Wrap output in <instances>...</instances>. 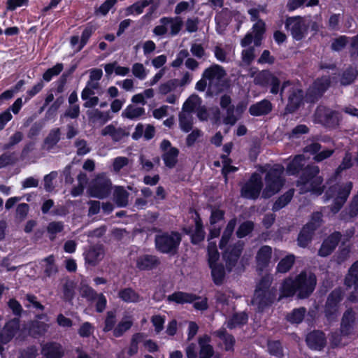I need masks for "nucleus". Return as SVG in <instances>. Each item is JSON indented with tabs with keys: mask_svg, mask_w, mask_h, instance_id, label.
Returning a JSON list of instances; mask_svg holds the SVG:
<instances>
[{
	"mask_svg": "<svg viewBox=\"0 0 358 358\" xmlns=\"http://www.w3.org/2000/svg\"><path fill=\"white\" fill-rule=\"evenodd\" d=\"M316 284L317 278L313 273L308 274L302 271L294 278L288 277L283 280L278 300L293 297L296 294L299 299H308L314 292Z\"/></svg>",
	"mask_w": 358,
	"mask_h": 358,
	"instance_id": "nucleus-1",
	"label": "nucleus"
},
{
	"mask_svg": "<svg viewBox=\"0 0 358 358\" xmlns=\"http://www.w3.org/2000/svg\"><path fill=\"white\" fill-rule=\"evenodd\" d=\"M262 173H266L264 177L265 187L262 192V197L268 199L278 193L285 183L284 177L285 168L280 164L272 166L266 165L261 169Z\"/></svg>",
	"mask_w": 358,
	"mask_h": 358,
	"instance_id": "nucleus-2",
	"label": "nucleus"
},
{
	"mask_svg": "<svg viewBox=\"0 0 358 358\" xmlns=\"http://www.w3.org/2000/svg\"><path fill=\"white\" fill-rule=\"evenodd\" d=\"M352 187L353 183L351 181L341 185L335 184L328 187L324 193V197L327 201L334 199L333 203L329 206L331 213L337 214L342 209L350 194Z\"/></svg>",
	"mask_w": 358,
	"mask_h": 358,
	"instance_id": "nucleus-3",
	"label": "nucleus"
},
{
	"mask_svg": "<svg viewBox=\"0 0 358 358\" xmlns=\"http://www.w3.org/2000/svg\"><path fill=\"white\" fill-rule=\"evenodd\" d=\"M181 240L178 231H162L155 236V249L160 253L174 256L178 252Z\"/></svg>",
	"mask_w": 358,
	"mask_h": 358,
	"instance_id": "nucleus-4",
	"label": "nucleus"
},
{
	"mask_svg": "<svg viewBox=\"0 0 358 358\" xmlns=\"http://www.w3.org/2000/svg\"><path fill=\"white\" fill-rule=\"evenodd\" d=\"M320 168L314 164H308L301 173L298 183L301 185H309V191L317 196L324 191L323 178L319 176Z\"/></svg>",
	"mask_w": 358,
	"mask_h": 358,
	"instance_id": "nucleus-5",
	"label": "nucleus"
},
{
	"mask_svg": "<svg viewBox=\"0 0 358 358\" xmlns=\"http://www.w3.org/2000/svg\"><path fill=\"white\" fill-rule=\"evenodd\" d=\"M201 297L193 293L182 291H176L167 296L169 302H174L177 304L192 303L193 307L198 310H206L208 308V299L204 297L201 301H196Z\"/></svg>",
	"mask_w": 358,
	"mask_h": 358,
	"instance_id": "nucleus-6",
	"label": "nucleus"
},
{
	"mask_svg": "<svg viewBox=\"0 0 358 358\" xmlns=\"http://www.w3.org/2000/svg\"><path fill=\"white\" fill-rule=\"evenodd\" d=\"M315 122L325 128L336 129L340 122L339 113L324 106H318L314 113Z\"/></svg>",
	"mask_w": 358,
	"mask_h": 358,
	"instance_id": "nucleus-7",
	"label": "nucleus"
},
{
	"mask_svg": "<svg viewBox=\"0 0 358 358\" xmlns=\"http://www.w3.org/2000/svg\"><path fill=\"white\" fill-rule=\"evenodd\" d=\"M344 294L343 289L338 287L333 289L327 296L324 306V313L329 321L334 320L336 318Z\"/></svg>",
	"mask_w": 358,
	"mask_h": 358,
	"instance_id": "nucleus-8",
	"label": "nucleus"
},
{
	"mask_svg": "<svg viewBox=\"0 0 358 358\" xmlns=\"http://www.w3.org/2000/svg\"><path fill=\"white\" fill-rule=\"evenodd\" d=\"M263 186L262 176L258 173L254 172L241 187V195L244 199L256 200L259 198Z\"/></svg>",
	"mask_w": 358,
	"mask_h": 358,
	"instance_id": "nucleus-9",
	"label": "nucleus"
},
{
	"mask_svg": "<svg viewBox=\"0 0 358 358\" xmlns=\"http://www.w3.org/2000/svg\"><path fill=\"white\" fill-rule=\"evenodd\" d=\"M244 248V243L238 241L234 244L227 245L222 250V257L225 262L227 271L230 273L236 266Z\"/></svg>",
	"mask_w": 358,
	"mask_h": 358,
	"instance_id": "nucleus-10",
	"label": "nucleus"
},
{
	"mask_svg": "<svg viewBox=\"0 0 358 358\" xmlns=\"http://www.w3.org/2000/svg\"><path fill=\"white\" fill-rule=\"evenodd\" d=\"M256 85H258L262 87H270V92L273 94H278L279 92L280 95L282 94V92L285 87L286 83L285 82L280 88V80L271 71H261L255 78Z\"/></svg>",
	"mask_w": 358,
	"mask_h": 358,
	"instance_id": "nucleus-11",
	"label": "nucleus"
},
{
	"mask_svg": "<svg viewBox=\"0 0 358 358\" xmlns=\"http://www.w3.org/2000/svg\"><path fill=\"white\" fill-rule=\"evenodd\" d=\"M285 28L296 41L305 38L308 29L303 17L300 15L287 17L285 22Z\"/></svg>",
	"mask_w": 358,
	"mask_h": 358,
	"instance_id": "nucleus-12",
	"label": "nucleus"
},
{
	"mask_svg": "<svg viewBox=\"0 0 358 358\" xmlns=\"http://www.w3.org/2000/svg\"><path fill=\"white\" fill-rule=\"evenodd\" d=\"M330 85L329 76H324L315 79L306 93V101L308 103L317 102L327 92Z\"/></svg>",
	"mask_w": 358,
	"mask_h": 358,
	"instance_id": "nucleus-13",
	"label": "nucleus"
},
{
	"mask_svg": "<svg viewBox=\"0 0 358 358\" xmlns=\"http://www.w3.org/2000/svg\"><path fill=\"white\" fill-rule=\"evenodd\" d=\"M112 183L109 178L97 176L89 187L90 196L100 199L108 197L111 192Z\"/></svg>",
	"mask_w": 358,
	"mask_h": 358,
	"instance_id": "nucleus-14",
	"label": "nucleus"
},
{
	"mask_svg": "<svg viewBox=\"0 0 358 358\" xmlns=\"http://www.w3.org/2000/svg\"><path fill=\"white\" fill-rule=\"evenodd\" d=\"M305 98L306 94L302 89L291 87L288 91L285 113L292 114L297 111L303 105Z\"/></svg>",
	"mask_w": 358,
	"mask_h": 358,
	"instance_id": "nucleus-15",
	"label": "nucleus"
},
{
	"mask_svg": "<svg viewBox=\"0 0 358 358\" xmlns=\"http://www.w3.org/2000/svg\"><path fill=\"white\" fill-rule=\"evenodd\" d=\"M342 234L335 231L326 237L317 252V255L321 257H327L331 255L336 250L342 238Z\"/></svg>",
	"mask_w": 358,
	"mask_h": 358,
	"instance_id": "nucleus-16",
	"label": "nucleus"
},
{
	"mask_svg": "<svg viewBox=\"0 0 358 358\" xmlns=\"http://www.w3.org/2000/svg\"><path fill=\"white\" fill-rule=\"evenodd\" d=\"M276 294L275 288H271V291L255 292L252 301L257 305L258 311L263 312L271 306L276 300Z\"/></svg>",
	"mask_w": 358,
	"mask_h": 358,
	"instance_id": "nucleus-17",
	"label": "nucleus"
},
{
	"mask_svg": "<svg viewBox=\"0 0 358 358\" xmlns=\"http://www.w3.org/2000/svg\"><path fill=\"white\" fill-rule=\"evenodd\" d=\"M136 268L140 271H150L157 268L161 264L159 258L153 255L143 254L134 259Z\"/></svg>",
	"mask_w": 358,
	"mask_h": 358,
	"instance_id": "nucleus-18",
	"label": "nucleus"
},
{
	"mask_svg": "<svg viewBox=\"0 0 358 358\" xmlns=\"http://www.w3.org/2000/svg\"><path fill=\"white\" fill-rule=\"evenodd\" d=\"M306 343L311 350H322L327 344L325 334L322 331L313 330L307 334Z\"/></svg>",
	"mask_w": 358,
	"mask_h": 358,
	"instance_id": "nucleus-19",
	"label": "nucleus"
},
{
	"mask_svg": "<svg viewBox=\"0 0 358 358\" xmlns=\"http://www.w3.org/2000/svg\"><path fill=\"white\" fill-rule=\"evenodd\" d=\"M20 329V320L14 318L8 321L0 332V343L7 344L14 338Z\"/></svg>",
	"mask_w": 358,
	"mask_h": 358,
	"instance_id": "nucleus-20",
	"label": "nucleus"
},
{
	"mask_svg": "<svg viewBox=\"0 0 358 358\" xmlns=\"http://www.w3.org/2000/svg\"><path fill=\"white\" fill-rule=\"evenodd\" d=\"M271 257L272 248L266 245L261 246L255 257L257 270L264 271L269 266Z\"/></svg>",
	"mask_w": 358,
	"mask_h": 358,
	"instance_id": "nucleus-21",
	"label": "nucleus"
},
{
	"mask_svg": "<svg viewBox=\"0 0 358 358\" xmlns=\"http://www.w3.org/2000/svg\"><path fill=\"white\" fill-rule=\"evenodd\" d=\"M41 354L45 358H62L64 350L60 343L51 341L42 346Z\"/></svg>",
	"mask_w": 358,
	"mask_h": 358,
	"instance_id": "nucleus-22",
	"label": "nucleus"
},
{
	"mask_svg": "<svg viewBox=\"0 0 358 358\" xmlns=\"http://www.w3.org/2000/svg\"><path fill=\"white\" fill-rule=\"evenodd\" d=\"M273 110L271 102L264 99L255 103L252 104L249 108V113L252 116L259 117L268 115Z\"/></svg>",
	"mask_w": 358,
	"mask_h": 358,
	"instance_id": "nucleus-23",
	"label": "nucleus"
},
{
	"mask_svg": "<svg viewBox=\"0 0 358 358\" xmlns=\"http://www.w3.org/2000/svg\"><path fill=\"white\" fill-rule=\"evenodd\" d=\"M315 231V227L311 223L304 224L298 234L297 243L301 248H306L311 242Z\"/></svg>",
	"mask_w": 358,
	"mask_h": 358,
	"instance_id": "nucleus-24",
	"label": "nucleus"
},
{
	"mask_svg": "<svg viewBox=\"0 0 358 358\" xmlns=\"http://www.w3.org/2000/svg\"><path fill=\"white\" fill-rule=\"evenodd\" d=\"M210 336L207 334L199 338V358H212L213 357L215 350L213 345L210 344Z\"/></svg>",
	"mask_w": 358,
	"mask_h": 358,
	"instance_id": "nucleus-25",
	"label": "nucleus"
},
{
	"mask_svg": "<svg viewBox=\"0 0 358 358\" xmlns=\"http://www.w3.org/2000/svg\"><path fill=\"white\" fill-rule=\"evenodd\" d=\"M194 213L195 229L194 233L191 236L190 241L191 243L193 245H199L205 239L206 232L204 231L203 222L199 213L196 210L194 211Z\"/></svg>",
	"mask_w": 358,
	"mask_h": 358,
	"instance_id": "nucleus-26",
	"label": "nucleus"
},
{
	"mask_svg": "<svg viewBox=\"0 0 358 358\" xmlns=\"http://www.w3.org/2000/svg\"><path fill=\"white\" fill-rule=\"evenodd\" d=\"M213 335L222 341L225 351H234V346L236 344L235 337L232 334L228 333L225 328L221 327L220 329L215 331L213 332Z\"/></svg>",
	"mask_w": 358,
	"mask_h": 358,
	"instance_id": "nucleus-27",
	"label": "nucleus"
},
{
	"mask_svg": "<svg viewBox=\"0 0 358 358\" xmlns=\"http://www.w3.org/2000/svg\"><path fill=\"white\" fill-rule=\"evenodd\" d=\"M103 257V248L102 245H94L91 247L85 255V260L90 266H96Z\"/></svg>",
	"mask_w": 358,
	"mask_h": 358,
	"instance_id": "nucleus-28",
	"label": "nucleus"
},
{
	"mask_svg": "<svg viewBox=\"0 0 358 358\" xmlns=\"http://www.w3.org/2000/svg\"><path fill=\"white\" fill-rule=\"evenodd\" d=\"M305 157L303 155H296L287 164L286 171L289 176H298L305 168Z\"/></svg>",
	"mask_w": 358,
	"mask_h": 358,
	"instance_id": "nucleus-29",
	"label": "nucleus"
},
{
	"mask_svg": "<svg viewBox=\"0 0 358 358\" xmlns=\"http://www.w3.org/2000/svg\"><path fill=\"white\" fill-rule=\"evenodd\" d=\"M208 266L211 271V277L214 284L217 286L222 285L226 275V268L222 263L210 264Z\"/></svg>",
	"mask_w": 358,
	"mask_h": 358,
	"instance_id": "nucleus-30",
	"label": "nucleus"
},
{
	"mask_svg": "<svg viewBox=\"0 0 358 358\" xmlns=\"http://www.w3.org/2000/svg\"><path fill=\"white\" fill-rule=\"evenodd\" d=\"M355 320V314L352 310H347L343 313L341 322V333L343 336H348L351 334Z\"/></svg>",
	"mask_w": 358,
	"mask_h": 358,
	"instance_id": "nucleus-31",
	"label": "nucleus"
},
{
	"mask_svg": "<svg viewBox=\"0 0 358 358\" xmlns=\"http://www.w3.org/2000/svg\"><path fill=\"white\" fill-rule=\"evenodd\" d=\"M248 315L245 312L234 313L227 322V327L234 329L242 327L248 323Z\"/></svg>",
	"mask_w": 358,
	"mask_h": 358,
	"instance_id": "nucleus-32",
	"label": "nucleus"
},
{
	"mask_svg": "<svg viewBox=\"0 0 358 358\" xmlns=\"http://www.w3.org/2000/svg\"><path fill=\"white\" fill-rule=\"evenodd\" d=\"M159 22L163 24L171 25L170 35L171 36L178 35L183 26V21L180 17H163Z\"/></svg>",
	"mask_w": 358,
	"mask_h": 358,
	"instance_id": "nucleus-33",
	"label": "nucleus"
},
{
	"mask_svg": "<svg viewBox=\"0 0 358 358\" xmlns=\"http://www.w3.org/2000/svg\"><path fill=\"white\" fill-rule=\"evenodd\" d=\"M236 222L237 220L236 217L231 219L228 222L219 243V248L221 250H223L227 245L236 227Z\"/></svg>",
	"mask_w": 358,
	"mask_h": 358,
	"instance_id": "nucleus-34",
	"label": "nucleus"
},
{
	"mask_svg": "<svg viewBox=\"0 0 358 358\" xmlns=\"http://www.w3.org/2000/svg\"><path fill=\"white\" fill-rule=\"evenodd\" d=\"M358 76V70L350 65L340 76V83L341 85L348 86L352 84Z\"/></svg>",
	"mask_w": 358,
	"mask_h": 358,
	"instance_id": "nucleus-35",
	"label": "nucleus"
},
{
	"mask_svg": "<svg viewBox=\"0 0 358 358\" xmlns=\"http://www.w3.org/2000/svg\"><path fill=\"white\" fill-rule=\"evenodd\" d=\"M345 285L348 287L352 286L358 289V260L355 261L349 268L348 273L345 278Z\"/></svg>",
	"mask_w": 358,
	"mask_h": 358,
	"instance_id": "nucleus-36",
	"label": "nucleus"
},
{
	"mask_svg": "<svg viewBox=\"0 0 358 358\" xmlns=\"http://www.w3.org/2000/svg\"><path fill=\"white\" fill-rule=\"evenodd\" d=\"M146 335L142 332L135 333L131 336L129 345L127 350L129 357L136 355L138 352V345L143 342Z\"/></svg>",
	"mask_w": 358,
	"mask_h": 358,
	"instance_id": "nucleus-37",
	"label": "nucleus"
},
{
	"mask_svg": "<svg viewBox=\"0 0 358 358\" xmlns=\"http://www.w3.org/2000/svg\"><path fill=\"white\" fill-rule=\"evenodd\" d=\"M225 75V71L220 65L214 64L204 70L202 74L203 78L212 81L215 78L220 79Z\"/></svg>",
	"mask_w": 358,
	"mask_h": 358,
	"instance_id": "nucleus-38",
	"label": "nucleus"
},
{
	"mask_svg": "<svg viewBox=\"0 0 358 358\" xmlns=\"http://www.w3.org/2000/svg\"><path fill=\"white\" fill-rule=\"evenodd\" d=\"M354 166L353 156L350 151L345 152L341 164L335 169L334 177L338 178L341 176L343 171L350 169Z\"/></svg>",
	"mask_w": 358,
	"mask_h": 358,
	"instance_id": "nucleus-39",
	"label": "nucleus"
},
{
	"mask_svg": "<svg viewBox=\"0 0 358 358\" xmlns=\"http://www.w3.org/2000/svg\"><path fill=\"white\" fill-rule=\"evenodd\" d=\"M118 297L125 303H138L140 301V295L131 287L121 289L118 292Z\"/></svg>",
	"mask_w": 358,
	"mask_h": 358,
	"instance_id": "nucleus-40",
	"label": "nucleus"
},
{
	"mask_svg": "<svg viewBox=\"0 0 358 358\" xmlns=\"http://www.w3.org/2000/svg\"><path fill=\"white\" fill-rule=\"evenodd\" d=\"M179 150L177 148H171L168 151L162 155V158L165 166L169 169H173L178 163Z\"/></svg>",
	"mask_w": 358,
	"mask_h": 358,
	"instance_id": "nucleus-41",
	"label": "nucleus"
},
{
	"mask_svg": "<svg viewBox=\"0 0 358 358\" xmlns=\"http://www.w3.org/2000/svg\"><path fill=\"white\" fill-rule=\"evenodd\" d=\"M129 192L123 187H117L113 194L114 201L119 208L126 207L128 204Z\"/></svg>",
	"mask_w": 358,
	"mask_h": 358,
	"instance_id": "nucleus-42",
	"label": "nucleus"
},
{
	"mask_svg": "<svg viewBox=\"0 0 358 358\" xmlns=\"http://www.w3.org/2000/svg\"><path fill=\"white\" fill-rule=\"evenodd\" d=\"M145 110L143 107H135L134 105L129 104L123 110L122 116L129 120H136L140 117L145 115Z\"/></svg>",
	"mask_w": 358,
	"mask_h": 358,
	"instance_id": "nucleus-43",
	"label": "nucleus"
},
{
	"mask_svg": "<svg viewBox=\"0 0 358 358\" xmlns=\"http://www.w3.org/2000/svg\"><path fill=\"white\" fill-rule=\"evenodd\" d=\"M96 30V27L94 25H93L91 22L87 24V26L82 32L80 43L78 44L76 50L75 51L76 52H78L83 50V48L87 45V43L89 41V39Z\"/></svg>",
	"mask_w": 358,
	"mask_h": 358,
	"instance_id": "nucleus-44",
	"label": "nucleus"
},
{
	"mask_svg": "<svg viewBox=\"0 0 358 358\" xmlns=\"http://www.w3.org/2000/svg\"><path fill=\"white\" fill-rule=\"evenodd\" d=\"M294 196V189H290L285 193L280 195L274 202L272 210L278 211L285 207L292 199Z\"/></svg>",
	"mask_w": 358,
	"mask_h": 358,
	"instance_id": "nucleus-45",
	"label": "nucleus"
},
{
	"mask_svg": "<svg viewBox=\"0 0 358 358\" xmlns=\"http://www.w3.org/2000/svg\"><path fill=\"white\" fill-rule=\"evenodd\" d=\"M252 29L254 36V43L255 46H259L262 43L264 34L266 31L265 23L259 20L253 24Z\"/></svg>",
	"mask_w": 358,
	"mask_h": 358,
	"instance_id": "nucleus-46",
	"label": "nucleus"
},
{
	"mask_svg": "<svg viewBox=\"0 0 358 358\" xmlns=\"http://www.w3.org/2000/svg\"><path fill=\"white\" fill-rule=\"evenodd\" d=\"M152 3V0H141L134 3L126 8V15H140L143 12L145 8Z\"/></svg>",
	"mask_w": 358,
	"mask_h": 358,
	"instance_id": "nucleus-47",
	"label": "nucleus"
},
{
	"mask_svg": "<svg viewBox=\"0 0 358 358\" xmlns=\"http://www.w3.org/2000/svg\"><path fill=\"white\" fill-rule=\"evenodd\" d=\"M133 320L130 319L123 318L118 322L113 331V335L115 338L122 337L125 332L129 330L133 326Z\"/></svg>",
	"mask_w": 358,
	"mask_h": 358,
	"instance_id": "nucleus-48",
	"label": "nucleus"
},
{
	"mask_svg": "<svg viewBox=\"0 0 358 358\" xmlns=\"http://www.w3.org/2000/svg\"><path fill=\"white\" fill-rule=\"evenodd\" d=\"M295 261V256L294 255H288L281 259L278 262L276 271L280 273H285L288 272L293 266Z\"/></svg>",
	"mask_w": 358,
	"mask_h": 358,
	"instance_id": "nucleus-49",
	"label": "nucleus"
},
{
	"mask_svg": "<svg viewBox=\"0 0 358 358\" xmlns=\"http://www.w3.org/2000/svg\"><path fill=\"white\" fill-rule=\"evenodd\" d=\"M306 309L304 307L294 308L292 312L286 316L287 320L291 324H300L303 322Z\"/></svg>",
	"mask_w": 358,
	"mask_h": 358,
	"instance_id": "nucleus-50",
	"label": "nucleus"
},
{
	"mask_svg": "<svg viewBox=\"0 0 358 358\" xmlns=\"http://www.w3.org/2000/svg\"><path fill=\"white\" fill-rule=\"evenodd\" d=\"M60 129L55 128L50 131L48 136L44 139V143L48 150L52 149L60 141Z\"/></svg>",
	"mask_w": 358,
	"mask_h": 358,
	"instance_id": "nucleus-51",
	"label": "nucleus"
},
{
	"mask_svg": "<svg viewBox=\"0 0 358 358\" xmlns=\"http://www.w3.org/2000/svg\"><path fill=\"white\" fill-rule=\"evenodd\" d=\"M255 229V223L251 220L242 222L238 227L236 235L238 238H243L250 235Z\"/></svg>",
	"mask_w": 358,
	"mask_h": 358,
	"instance_id": "nucleus-52",
	"label": "nucleus"
},
{
	"mask_svg": "<svg viewBox=\"0 0 358 358\" xmlns=\"http://www.w3.org/2000/svg\"><path fill=\"white\" fill-rule=\"evenodd\" d=\"M88 117L90 122L93 123L99 122L101 125L106 124L110 119L107 113H103L98 109L89 113Z\"/></svg>",
	"mask_w": 358,
	"mask_h": 358,
	"instance_id": "nucleus-53",
	"label": "nucleus"
},
{
	"mask_svg": "<svg viewBox=\"0 0 358 358\" xmlns=\"http://www.w3.org/2000/svg\"><path fill=\"white\" fill-rule=\"evenodd\" d=\"M267 347L268 352L271 355L275 356L278 358H282L283 357V348L279 340L268 341Z\"/></svg>",
	"mask_w": 358,
	"mask_h": 358,
	"instance_id": "nucleus-54",
	"label": "nucleus"
},
{
	"mask_svg": "<svg viewBox=\"0 0 358 358\" xmlns=\"http://www.w3.org/2000/svg\"><path fill=\"white\" fill-rule=\"evenodd\" d=\"M117 318H116V312L115 310H109L106 313V316L104 320V326L103 328V331L105 333L109 332L110 331H113V329L116 327Z\"/></svg>",
	"mask_w": 358,
	"mask_h": 358,
	"instance_id": "nucleus-55",
	"label": "nucleus"
},
{
	"mask_svg": "<svg viewBox=\"0 0 358 358\" xmlns=\"http://www.w3.org/2000/svg\"><path fill=\"white\" fill-rule=\"evenodd\" d=\"M232 19V12L227 8H222L216 13L215 16V22H220L221 24H226L229 25Z\"/></svg>",
	"mask_w": 358,
	"mask_h": 358,
	"instance_id": "nucleus-56",
	"label": "nucleus"
},
{
	"mask_svg": "<svg viewBox=\"0 0 358 358\" xmlns=\"http://www.w3.org/2000/svg\"><path fill=\"white\" fill-rule=\"evenodd\" d=\"M62 63H57L54 66L47 69L43 74V80L50 82L54 76H58L63 70Z\"/></svg>",
	"mask_w": 358,
	"mask_h": 358,
	"instance_id": "nucleus-57",
	"label": "nucleus"
},
{
	"mask_svg": "<svg viewBox=\"0 0 358 358\" xmlns=\"http://www.w3.org/2000/svg\"><path fill=\"white\" fill-rule=\"evenodd\" d=\"M178 86L179 80L176 78L171 79L159 85V92L160 94L165 95L174 90Z\"/></svg>",
	"mask_w": 358,
	"mask_h": 358,
	"instance_id": "nucleus-58",
	"label": "nucleus"
},
{
	"mask_svg": "<svg viewBox=\"0 0 358 358\" xmlns=\"http://www.w3.org/2000/svg\"><path fill=\"white\" fill-rule=\"evenodd\" d=\"M348 43V37L342 35L334 38L331 44V49L335 52H340L343 50Z\"/></svg>",
	"mask_w": 358,
	"mask_h": 358,
	"instance_id": "nucleus-59",
	"label": "nucleus"
},
{
	"mask_svg": "<svg viewBox=\"0 0 358 358\" xmlns=\"http://www.w3.org/2000/svg\"><path fill=\"white\" fill-rule=\"evenodd\" d=\"M200 102L201 98L198 95H192L183 103L182 110L187 112H192Z\"/></svg>",
	"mask_w": 358,
	"mask_h": 358,
	"instance_id": "nucleus-60",
	"label": "nucleus"
},
{
	"mask_svg": "<svg viewBox=\"0 0 358 358\" xmlns=\"http://www.w3.org/2000/svg\"><path fill=\"white\" fill-rule=\"evenodd\" d=\"M64 230V224L62 222H51L47 227V231L50 235V239H53L57 234L62 232Z\"/></svg>",
	"mask_w": 358,
	"mask_h": 358,
	"instance_id": "nucleus-61",
	"label": "nucleus"
},
{
	"mask_svg": "<svg viewBox=\"0 0 358 358\" xmlns=\"http://www.w3.org/2000/svg\"><path fill=\"white\" fill-rule=\"evenodd\" d=\"M62 292L65 301H71L74 297V285L72 282H66L63 285Z\"/></svg>",
	"mask_w": 358,
	"mask_h": 358,
	"instance_id": "nucleus-62",
	"label": "nucleus"
},
{
	"mask_svg": "<svg viewBox=\"0 0 358 358\" xmlns=\"http://www.w3.org/2000/svg\"><path fill=\"white\" fill-rule=\"evenodd\" d=\"M23 139V134L21 131H15L9 138V141L3 145V150H10L14 145L19 143Z\"/></svg>",
	"mask_w": 358,
	"mask_h": 358,
	"instance_id": "nucleus-63",
	"label": "nucleus"
},
{
	"mask_svg": "<svg viewBox=\"0 0 358 358\" xmlns=\"http://www.w3.org/2000/svg\"><path fill=\"white\" fill-rule=\"evenodd\" d=\"M151 322L155 327V331L159 334L164 329L165 323V316L161 315H155L151 317Z\"/></svg>",
	"mask_w": 358,
	"mask_h": 358,
	"instance_id": "nucleus-64",
	"label": "nucleus"
}]
</instances>
